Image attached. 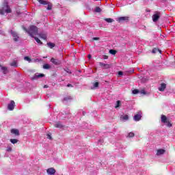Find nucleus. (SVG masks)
<instances>
[{
	"instance_id": "nucleus-1",
	"label": "nucleus",
	"mask_w": 175,
	"mask_h": 175,
	"mask_svg": "<svg viewBox=\"0 0 175 175\" xmlns=\"http://www.w3.org/2000/svg\"><path fill=\"white\" fill-rule=\"evenodd\" d=\"M5 13H12V8H10V6H9V3H8L7 1H3L2 9H0V14L3 16Z\"/></svg>"
},
{
	"instance_id": "nucleus-2",
	"label": "nucleus",
	"mask_w": 175,
	"mask_h": 175,
	"mask_svg": "<svg viewBox=\"0 0 175 175\" xmlns=\"http://www.w3.org/2000/svg\"><path fill=\"white\" fill-rule=\"evenodd\" d=\"M24 31H25V32H27V33H29V35H30L31 38H34L36 35H38V27L35 25H31L29 30L26 28H24Z\"/></svg>"
},
{
	"instance_id": "nucleus-3",
	"label": "nucleus",
	"mask_w": 175,
	"mask_h": 175,
	"mask_svg": "<svg viewBox=\"0 0 175 175\" xmlns=\"http://www.w3.org/2000/svg\"><path fill=\"white\" fill-rule=\"evenodd\" d=\"M39 3L41 5H48L47 10H51L53 9V4L51 3H49L45 0H38Z\"/></svg>"
},
{
	"instance_id": "nucleus-4",
	"label": "nucleus",
	"mask_w": 175,
	"mask_h": 175,
	"mask_svg": "<svg viewBox=\"0 0 175 175\" xmlns=\"http://www.w3.org/2000/svg\"><path fill=\"white\" fill-rule=\"evenodd\" d=\"M116 21L119 23H128L129 22V16H120Z\"/></svg>"
},
{
	"instance_id": "nucleus-5",
	"label": "nucleus",
	"mask_w": 175,
	"mask_h": 175,
	"mask_svg": "<svg viewBox=\"0 0 175 175\" xmlns=\"http://www.w3.org/2000/svg\"><path fill=\"white\" fill-rule=\"evenodd\" d=\"M161 17V12H156L154 14L152 15V21L154 23H157Z\"/></svg>"
},
{
	"instance_id": "nucleus-6",
	"label": "nucleus",
	"mask_w": 175,
	"mask_h": 175,
	"mask_svg": "<svg viewBox=\"0 0 175 175\" xmlns=\"http://www.w3.org/2000/svg\"><path fill=\"white\" fill-rule=\"evenodd\" d=\"M51 62H52V64H53L54 65H61V64H62V62L58 59H55L54 57H52L51 59Z\"/></svg>"
},
{
	"instance_id": "nucleus-7",
	"label": "nucleus",
	"mask_w": 175,
	"mask_h": 175,
	"mask_svg": "<svg viewBox=\"0 0 175 175\" xmlns=\"http://www.w3.org/2000/svg\"><path fill=\"white\" fill-rule=\"evenodd\" d=\"M133 120L136 122L140 121V120H142V112H138L136 113L133 117Z\"/></svg>"
},
{
	"instance_id": "nucleus-8",
	"label": "nucleus",
	"mask_w": 175,
	"mask_h": 175,
	"mask_svg": "<svg viewBox=\"0 0 175 175\" xmlns=\"http://www.w3.org/2000/svg\"><path fill=\"white\" fill-rule=\"evenodd\" d=\"M56 172L57 171L55 170V169H54V167H51L46 170V173L49 175H54Z\"/></svg>"
},
{
	"instance_id": "nucleus-9",
	"label": "nucleus",
	"mask_w": 175,
	"mask_h": 175,
	"mask_svg": "<svg viewBox=\"0 0 175 175\" xmlns=\"http://www.w3.org/2000/svg\"><path fill=\"white\" fill-rule=\"evenodd\" d=\"M11 35H12L14 42L18 41V36L17 35V33L16 31H13V30H11Z\"/></svg>"
},
{
	"instance_id": "nucleus-10",
	"label": "nucleus",
	"mask_w": 175,
	"mask_h": 175,
	"mask_svg": "<svg viewBox=\"0 0 175 175\" xmlns=\"http://www.w3.org/2000/svg\"><path fill=\"white\" fill-rule=\"evenodd\" d=\"M11 133L15 135V136H20V131L18 129H11Z\"/></svg>"
},
{
	"instance_id": "nucleus-11",
	"label": "nucleus",
	"mask_w": 175,
	"mask_h": 175,
	"mask_svg": "<svg viewBox=\"0 0 175 175\" xmlns=\"http://www.w3.org/2000/svg\"><path fill=\"white\" fill-rule=\"evenodd\" d=\"M72 99L73 97H72L71 96H66L63 98L62 102H70V100H72Z\"/></svg>"
},
{
	"instance_id": "nucleus-12",
	"label": "nucleus",
	"mask_w": 175,
	"mask_h": 175,
	"mask_svg": "<svg viewBox=\"0 0 175 175\" xmlns=\"http://www.w3.org/2000/svg\"><path fill=\"white\" fill-rule=\"evenodd\" d=\"M16 103L12 100L10 104H8V109L9 110H13L14 109Z\"/></svg>"
},
{
	"instance_id": "nucleus-13",
	"label": "nucleus",
	"mask_w": 175,
	"mask_h": 175,
	"mask_svg": "<svg viewBox=\"0 0 175 175\" xmlns=\"http://www.w3.org/2000/svg\"><path fill=\"white\" fill-rule=\"evenodd\" d=\"M166 89V84L165 83H161V87L159 88V91L163 92Z\"/></svg>"
},
{
	"instance_id": "nucleus-14",
	"label": "nucleus",
	"mask_w": 175,
	"mask_h": 175,
	"mask_svg": "<svg viewBox=\"0 0 175 175\" xmlns=\"http://www.w3.org/2000/svg\"><path fill=\"white\" fill-rule=\"evenodd\" d=\"M161 122L166 124L167 122V118L165 115H161Z\"/></svg>"
},
{
	"instance_id": "nucleus-15",
	"label": "nucleus",
	"mask_w": 175,
	"mask_h": 175,
	"mask_svg": "<svg viewBox=\"0 0 175 175\" xmlns=\"http://www.w3.org/2000/svg\"><path fill=\"white\" fill-rule=\"evenodd\" d=\"M54 126L55 128H64V125H62V124H61L59 122H55Z\"/></svg>"
},
{
	"instance_id": "nucleus-16",
	"label": "nucleus",
	"mask_w": 175,
	"mask_h": 175,
	"mask_svg": "<svg viewBox=\"0 0 175 175\" xmlns=\"http://www.w3.org/2000/svg\"><path fill=\"white\" fill-rule=\"evenodd\" d=\"M163 154H165V150L159 149L157 150V155H163Z\"/></svg>"
},
{
	"instance_id": "nucleus-17",
	"label": "nucleus",
	"mask_w": 175,
	"mask_h": 175,
	"mask_svg": "<svg viewBox=\"0 0 175 175\" xmlns=\"http://www.w3.org/2000/svg\"><path fill=\"white\" fill-rule=\"evenodd\" d=\"M47 46L49 49H53V47H55V44L53 42H47Z\"/></svg>"
},
{
	"instance_id": "nucleus-18",
	"label": "nucleus",
	"mask_w": 175,
	"mask_h": 175,
	"mask_svg": "<svg viewBox=\"0 0 175 175\" xmlns=\"http://www.w3.org/2000/svg\"><path fill=\"white\" fill-rule=\"evenodd\" d=\"M105 21H106L107 23H113L114 19L111 18H106L104 19Z\"/></svg>"
},
{
	"instance_id": "nucleus-19",
	"label": "nucleus",
	"mask_w": 175,
	"mask_h": 175,
	"mask_svg": "<svg viewBox=\"0 0 175 175\" xmlns=\"http://www.w3.org/2000/svg\"><path fill=\"white\" fill-rule=\"evenodd\" d=\"M1 70L4 75H6L8 73V68L1 66Z\"/></svg>"
},
{
	"instance_id": "nucleus-20",
	"label": "nucleus",
	"mask_w": 175,
	"mask_h": 175,
	"mask_svg": "<svg viewBox=\"0 0 175 175\" xmlns=\"http://www.w3.org/2000/svg\"><path fill=\"white\" fill-rule=\"evenodd\" d=\"M120 118H122V120H124L125 121H126L129 120V116L128 115H124V116H120Z\"/></svg>"
},
{
	"instance_id": "nucleus-21",
	"label": "nucleus",
	"mask_w": 175,
	"mask_h": 175,
	"mask_svg": "<svg viewBox=\"0 0 175 175\" xmlns=\"http://www.w3.org/2000/svg\"><path fill=\"white\" fill-rule=\"evenodd\" d=\"M10 141L11 142V143L12 144H16L18 143V139H10Z\"/></svg>"
},
{
	"instance_id": "nucleus-22",
	"label": "nucleus",
	"mask_w": 175,
	"mask_h": 175,
	"mask_svg": "<svg viewBox=\"0 0 175 175\" xmlns=\"http://www.w3.org/2000/svg\"><path fill=\"white\" fill-rule=\"evenodd\" d=\"M157 51H159L160 53V54H161V53H162V51H161V50H159L157 48L153 49L152 51V53L153 54H155L157 53Z\"/></svg>"
},
{
	"instance_id": "nucleus-23",
	"label": "nucleus",
	"mask_w": 175,
	"mask_h": 175,
	"mask_svg": "<svg viewBox=\"0 0 175 175\" xmlns=\"http://www.w3.org/2000/svg\"><path fill=\"white\" fill-rule=\"evenodd\" d=\"M109 53L112 54V55H116V54H117V51L113 50V49H110L109 50Z\"/></svg>"
},
{
	"instance_id": "nucleus-24",
	"label": "nucleus",
	"mask_w": 175,
	"mask_h": 175,
	"mask_svg": "<svg viewBox=\"0 0 175 175\" xmlns=\"http://www.w3.org/2000/svg\"><path fill=\"white\" fill-rule=\"evenodd\" d=\"M120 106H121V101L120 100H118L116 102V105H115V108L116 109H118V107H120Z\"/></svg>"
},
{
	"instance_id": "nucleus-25",
	"label": "nucleus",
	"mask_w": 175,
	"mask_h": 175,
	"mask_svg": "<svg viewBox=\"0 0 175 175\" xmlns=\"http://www.w3.org/2000/svg\"><path fill=\"white\" fill-rule=\"evenodd\" d=\"M50 68H51V66H50V64H46L43 66L44 69H50Z\"/></svg>"
},
{
	"instance_id": "nucleus-26",
	"label": "nucleus",
	"mask_w": 175,
	"mask_h": 175,
	"mask_svg": "<svg viewBox=\"0 0 175 175\" xmlns=\"http://www.w3.org/2000/svg\"><path fill=\"white\" fill-rule=\"evenodd\" d=\"M95 12H96V13H100V12H102V10L100 9V8L96 7V8H95Z\"/></svg>"
},
{
	"instance_id": "nucleus-27",
	"label": "nucleus",
	"mask_w": 175,
	"mask_h": 175,
	"mask_svg": "<svg viewBox=\"0 0 175 175\" xmlns=\"http://www.w3.org/2000/svg\"><path fill=\"white\" fill-rule=\"evenodd\" d=\"M34 39L37 42V43H38L39 44H42V41H40L39 38L35 37Z\"/></svg>"
},
{
	"instance_id": "nucleus-28",
	"label": "nucleus",
	"mask_w": 175,
	"mask_h": 175,
	"mask_svg": "<svg viewBox=\"0 0 175 175\" xmlns=\"http://www.w3.org/2000/svg\"><path fill=\"white\" fill-rule=\"evenodd\" d=\"M11 66H15L16 68H17V62L16 61L12 62L10 64Z\"/></svg>"
},
{
	"instance_id": "nucleus-29",
	"label": "nucleus",
	"mask_w": 175,
	"mask_h": 175,
	"mask_svg": "<svg viewBox=\"0 0 175 175\" xmlns=\"http://www.w3.org/2000/svg\"><path fill=\"white\" fill-rule=\"evenodd\" d=\"M25 61H28V62H31V59L28 56L24 57Z\"/></svg>"
},
{
	"instance_id": "nucleus-30",
	"label": "nucleus",
	"mask_w": 175,
	"mask_h": 175,
	"mask_svg": "<svg viewBox=\"0 0 175 175\" xmlns=\"http://www.w3.org/2000/svg\"><path fill=\"white\" fill-rule=\"evenodd\" d=\"M35 76L37 79H39V77H44V74L36 75Z\"/></svg>"
},
{
	"instance_id": "nucleus-31",
	"label": "nucleus",
	"mask_w": 175,
	"mask_h": 175,
	"mask_svg": "<svg viewBox=\"0 0 175 175\" xmlns=\"http://www.w3.org/2000/svg\"><path fill=\"white\" fill-rule=\"evenodd\" d=\"M94 88H98L99 87V83L98 82H96L94 84Z\"/></svg>"
},
{
	"instance_id": "nucleus-32",
	"label": "nucleus",
	"mask_w": 175,
	"mask_h": 175,
	"mask_svg": "<svg viewBox=\"0 0 175 175\" xmlns=\"http://www.w3.org/2000/svg\"><path fill=\"white\" fill-rule=\"evenodd\" d=\"M165 124H167V126H168V128H170V126H172V123H170V122L168 120Z\"/></svg>"
},
{
	"instance_id": "nucleus-33",
	"label": "nucleus",
	"mask_w": 175,
	"mask_h": 175,
	"mask_svg": "<svg viewBox=\"0 0 175 175\" xmlns=\"http://www.w3.org/2000/svg\"><path fill=\"white\" fill-rule=\"evenodd\" d=\"M6 151H8V152H11L12 147H10V146L7 147Z\"/></svg>"
},
{
	"instance_id": "nucleus-34",
	"label": "nucleus",
	"mask_w": 175,
	"mask_h": 175,
	"mask_svg": "<svg viewBox=\"0 0 175 175\" xmlns=\"http://www.w3.org/2000/svg\"><path fill=\"white\" fill-rule=\"evenodd\" d=\"M133 94H139V90H133Z\"/></svg>"
},
{
	"instance_id": "nucleus-35",
	"label": "nucleus",
	"mask_w": 175,
	"mask_h": 175,
	"mask_svg": "<svg viewBox=\"0 0 175 175\" xmlns=\"http://www.w3.org/2000/svg\"><path fill=\"white\" fill-rule=\"evenodd\" d=\"M133 136H135V133H129V137H133Z\"/></svg>"
},
{
	"instance_id": "nucleus-36",
	"label": "nucleus",
	"mask_w": 175,
	"mask_h": 175,
	"mask_svg": "<svg viewBox=\"0 0 175 175\" xmlns=\"http://www.w3.org/2000/svg\"><path fill=\"white\" fill-rule=\"evenodd\" d=\"M40 38H42V39H46L47 38V36H46V35H42L40 34Z\"/></svg>"
},
{
	"instance_id": "nucleus-37",
	"label": "nucleus",
	"mask_w": 175,
	"mask_h": 175,
	"mask_svg": "<svg viewBox=\"0 0 175 175\" xmlns=\"http://www.w3.org/2000/svg\"><path fill=\"white\" fill-rule=\"evenodd\" d=\"M100 66H109V65L100 62Z\"/></svg>"
},
{
	"instance_id": "nucleus-38",
	"label": "nucleus",
	"mask_w": 175,
	"mask_h": 175,
	"mask_svg": "<svg viewBox=\"0 0 175 175\" xmlns=\"http://www.w3.org/2000/svg\"><path fill=\"white\" fill-rule=\"evenodd\" d=\"M118 75H119V76H122V75H124V72H122V71H119L118 72Z\"/></svg>"
},
{
	"instance_id": "nucleus-39",
	"label": "nucleus",
	"mask_w": 175,
	"mask_h": 175,
	"mask_svg": "<svg viewBox=\"0 0 175 175\" xmlns=\"http://www.w3.org/2000/svg\"><path fill=\"white\" fill-rule=\"evenodd\" d=\"M92 40H99V37H94Z\"/></svg>"
},
{
	"instance_id": "nucleus-40",
	"label": "nucleus",
	"mask_w": 175,
	"mask_h": 175,
	"mask_svg": "<svg viewBox=\"0 0 175 175\" xmlns=\"http://www.w3.org/2000/svg\"><path fill=\"white\" fill-rule=\"evenodd\" d=\"M108 58H109V56H107V55H104L103 56L104 59H107Z\"/></svg>"
},
{
	"instance_id": "nucleus-41",
	"label": "nucleus",
	"mask_w": 175,
	"mask_h": 175,
	"mask_svg": "<svg viewBox=\"0 0 175 175\" xmlns=\"http://www.w3.org/2000/svg\"><path fill=\"white\" fill-rule=\"evenodd\" d=\"M141 94L146 95V91H144V90H141Z\"/></svg>"
},
{
	"instance_id": "nucleus-42",
	"label": "nucleus",
	"mask_w": 175,
	"mask_h": 175,
	"mask_svg": "<svg viewBox=\"0 0 175 175\" xmlns=\"http://www.w3.org/2000/svg\"><path fill=\"white\" fill-rule=\"evenodd\" d=\"M47 139H49L50 140H51V135H50L49 134L47 135Z\"/></svg>"
},
{
	"instance_id": "nucleus-43",
	"label": "nucleus",
	"mask_w": 175,
	"mask_h": 175,
	"mask_svg": "<svg viewBox=\"0 0 175 175\" xmlns=\"http://www.w3.org/2000/svg\"><path fill=\"white\" fill-rule=\"evenodd\" d=\"M67 87H73V85H72V84H70V83H68V84L67 85Z\"/></svg>"
},
{
	"instance_id": "nucleus-44",
	"label": "nucleus",
	"mask_w": 175,
	"mask_h": 175,
	"mask_svg": "<svg viewBox=\"0 0 175 175\" xmlns=\"http://www.w3.org/2000/svg\"><path fill=\"white\" fill-rule=\"evenodd\" d=\"M88 58L89 59H91V58H92L91 55H88Z\"/></svg>"
},
{
	"instance_id": "nucleus-45",
	"label": "nucleus",
	"mask_w": 175,
	"mask_h": 175,
	"mask_svg": "<svg viewBox=\"0 0 175 175\" xmlns=\"http://www.w3.org/2000/svg\"><path fill=\"white\" fill-rule=\"evenodd\" d=\"M47 85H45L44 86V88H47Z\"/></svg>"
},
{
	"instance_id": "nucleus-46",
	"label": "nucleus",
	"mask_w": 175,
	"mask_h": 175,
	"mask_svg": "<svg viewBox=\"0 0 175 175\" xmlns=\"http://www.w3.org/2000/svg\"><path fill=\"white\" fill-rule=\"evenodd\" d=\"M83 116H85V111L83 112Z\"/></svg>"
},
{
	"instance_id": "nucleus-47",
	"label": "nucleus",
	"mask_w": 175,
	"mask_h": 175,
	"mask_svg": "<svg viewBox=\"0 0 175 175\" xmlns=\"http://www.w3.org/2000/svg\"><path fill=\"white\" fill-rule=\"evenodd\" d=\"M17 14H20V12L18 11L16 12Z\"/></svg>"
}]
</instances>
